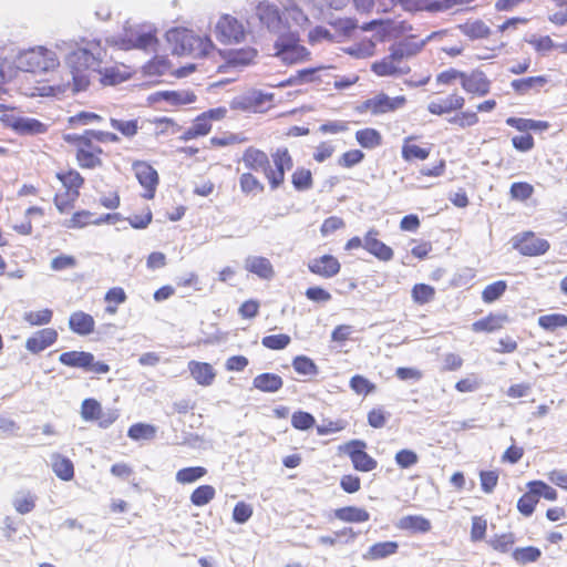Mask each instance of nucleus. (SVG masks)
<instances>
[{"label":"nucleus","mask_w":567,"mask_h":567,"mask_svg":"<svg viewBox=\"0 0 567 567\" xmlns=\"http://www.w3.org/2000/svg\"><path fill=\"white\" fill-rule=\"evenodd\" d=\"M239 162L245 172L238 176V188L246 198L257 197L266 190V184L256 172L262 173L270 190H277L285 184L286 174L293 167V157L286 146L277 147L270 155L261 148L248 146Z\"/></svg>","instance_id":"f257e3e1"},{"label":"nucleus","mask_w":567,"mask_h":567,"mask_svg":"<svg viewBox=\"0 0 567 567\" xmlns=\"http://www.w3.org/2000/svg\"><path fill=\"white\" fill-rule=\"evenodd\" d=\"M64 141L72 147L76 164L82 169H99L104 165L107 153L103 144H117L118 134L103 130H85L81 134H68Z\"/></svg>","instance_id":"f03ea898"},{"label":"nucleus","mask_w":567,"mask_h":567,"mask_svg":"<svg viewBox=\"0 0 567 567\" xmlns=\"http://www.w3.org/2000/svg\"><path fill=\"white\" fill-rule=\"evenodd\" d=\"M466 100L457 91H453L444 96L432 99L426 110L430 114L444 116L453 114L449 118V123L458 128H468L480 123V116L473 110H464Z\"/></svg>","instance_id":"7ed1b4c3"},{"label":"nucleus","mask_w":567,"mask_h":567,"mask_svg":"<svg viewBox=\"0 0 567 567\" xmlns=\"http://www.w3.org/2000/svg\"><path fill=\"white\" fill-rule=\"evenodd\" d=\"M167 40L172 44L173 53L177 55H190L202 59L209 55L215 45L207 35H198L186 28H174L167 32Z\"/></svg>","instance_id":"20e7f679"},{"label":"nucleus","mask_w":567,"mask_h":567,"mask_svg":"<svg viewBox=\"0 0 567 567\" xmlns=\"http://www.w3.org/2000/svg\"><path fill=\"white\" fill-rule=\"evenodd\" d=\"M72 74L73 92L85 91L90 85V78L95 64V56L86 49L72 51L66 59Z\"/></svg>","instance_id":"39448f33"},{"label":"nucleus","mask_w":567,"mask_h":567,"mask_svg":"<svg viewBox=\"0 0 567 567\" xmlns=\"http://www.w3.org/2000/svg\"><path fill=\"white\" fill-rule=\"evenodd\" d=\"M227 114L228 109L226 106H218L199 113L192 121L190 126L183 132L179 140L188 142L207 136L212 132L214 123L224 121Z\"/></svg>","instance_id":"423d86ee"},{"label":"nucleus","mask_w":567,"mask_h":567,"mask_svg":"<svg viewBox=\"0 0 567 567\" xmlns=\"http://www.w3.org/2000/svg\"><path fill=\"white\" fill-rule=\"evenodd\" d=\"M58 65L55 53L43 47L27 50L19 56V66L30 73L48 72Z\"/></svg>","instance_id":"0eeeda50"},{"label":"nucleus","mask_w":567,"mask_h":567,"mask_svg":"<svg viewBox=\"0 0 567 567\" xmlns=\"http://www.w3.org/2000/svg\"><path fill=\"white\" fill-rule=\"evenodd\" d=\"M276 56L286 64H296L309 60L310 52L299 43L295 33L280 35L275 42Z\"/></svg>","instance_id":"6e6552de"},{"label":"nucleus","mask_w":567,"mask_h":567,"mask_svg":"<svg viewBox=\"0 0 567 567\" xmlns=\"http://www.w3.org/2000/svg\"><path fill=\"white\" fill-rule=\"evenodd\" d=\"M59 362L69 368L82 369L94 374L110 372V365L105 362L95 361L94 355L86 351H66L60 354Z\"/></svg>","instance_id":"1a4fd4ad"},{"label":"nucleus","mask_w":567,"mask_h":567,"mask_svg":"<svg viewBox=\"0 0 567 567\" xmlns=\"http://www.w3.org/2000/svg\"><path fill=\"white\" fill-rule=\"evenodd\" d=\"M81 417L85 422L95 423L101 429L110 427L120 416L116 409L104 410L94 398L84 399L80 409Z\"/></svg>","instance_id":"9d476101"},{"label":"nucleus","mask_w":567,"mask_h":567,"mask_svg":"<svg viewBox=\"0 0 567 567\" xmlns=\"http://www.w3.org/2000/svg\"><path fill=\"white\" fill-rule=\"evenodd\" d=\"M367 446L364 441L355 439L339 446V451L349 456L355 471L368 473L378 467V461L367 452Z\"/></svg>","instance_id":"9b49d317"},{"label":"nucleus","mask_w":567,"mask_h":567,"mask_svg":"<svg viewBox=\"0 0 567 567\" xmlns=\"http://www.w3.org/2000/svg\"><path fill=\"white\" fill-rule=\"evenodd\" d=\"M196 70L195 64H187L175 68L173 63L164 55H155L143 65V73L146 76L171 75L176 79L185 78Z\"/></svg>","instance_id":"f8f14e48"},{"label":"nucleus","mask_w":567,"mask_h":567,"mask_svg":"<svg viewBox=\"0 0 567 567\" xmlns=\"http://www.w3.org/2000/svg\"><path fill=\"white\" fill-rule=\"evenodd\" d=\"M513 248L523 256L536 257L545 255L550 249V244L536 233L527 230L513 237Z\"/></svg>","instance_id":"ddd939ff"},{"label":"nucleus","mask_w":567,"mask_h":567,"mask_svg":"<svg viewBox=\"0 0 567 567\" xmlns=\"http://www.w3.org/2000/svg\"><path fill=\"white\" fill-rule=\"evenodd\" d=\"M371 71L378 76H403L409 74L411 69L403 56L389 48V54L373 62Z\"/></svg>","instance_id":"4468645a"},{"label":"nucleus","mask_w":567,"mask_h":567,"mask_svg":"<svg viewBox=\"0 0 567 567\" xmlns=\"http://www.w3.org/2000/svg\"><path fill=\"white\" fill-rule=\"evenodd\" d=\"M361 29L363 31L377 30L381 41L400 40L412 31L411 24L394 20H372L364 23Z\"/></svg>","instance_id":"2eb2a0df"},{"label":"nucleus","mask_w":567,"mask_h":567,"mask_svg":"<svg viewBox=\"0 0 567 567\" xmlns=\"http://www.w3.org/2000/svg\"><path fill=\"white\" fill-rule=\"evenodd\" d=\"M132 169L140 185L143 187V197L153 199L159 184L157 171L146 161H134Z\"/></svg>","instance_id":"dca6fc26"},{"label":"nucleus","mask_w":567,"mask_h":567,"mask_svg":"<svg viewBox=\"0 0 567 567\" xmlns=\"http://www.w3.org/2000/svg\"><path fill=\"white\" fill-rule=\"evenodd\" d=\"M406 97L404 95H398L394 97L381 92L363 102V109L370 112L372 115H382L386 113H393L406 104Z\"/></svg>","instance_id":"f3484780"},{"label":"nucleus","mask_w":567,"mask_h":567,"mask_svg":"<svg viewBox=\"0 0 567 567\" xmlns=\"http://www.w3.org/2000/svg\"><path fill=\"white\" fill-rule=\"evenodd\" d=\"M215 32L221 43H238L245 39L243 23L229 14L220 17L216 23Z\"/></svg>","instance_id":"a211bd4d"},{"label":"nucleus","mask_w":567,"mask_h":567,"mask_svg":"<svg viewBox=\"0 0 567 567\" xmlns=\"http://www.w3.org/2000/svg\"><path fill=\"white\" fill-rule=\"evenodd\" d=\"M461 86L467 94L483 97L491 92L492 81L483 70L473 69L470 72L464 71Z\"/></svg>","instance_id":"6ab92c4d"},{"label":"nucleus","mask_w":567,"mask_h":567,"mask_svg":"<svg viewBox=\"0 0 567 567\" xmlns=\"http://www.w3.org/2000/svg\"><path fill=\"white\" fill-rule=\"evenodd\" d=\"M380 231L372 227L364 234L363 249L379 261L389 262L394 258V250L380 240Z\"/></svg>","instance_id":"aec40b11"},{"label":"nucleus","mask_w":567,"mask_h":567,"mask_svg":"<svg viewBox=\"0 0 567 567\" xmlns=\"http://www.w3.org/2000/svg\"><path fill=\"white\" fill-rule=\"evenodd\" d=\"M308 269L311 274L320 278L330 279L339 275L341 264L333 255L326 254L310 260Z\"/></svg>","instance_id":"412c9836"},{"label":"nucleus","mask_w":567,"mask_h":567,"mask_svg":"<svg viewBox=\"0 0 567 567\" xmlns=\"http://www.w3.org/2000/svg\"><path fill=\"white\" fill-rule=\"evenodd\" d=\"M59 339V332L54 328L37 330L25 340V349L32 354H39L52 347Z\"/></svg>","instance_id":"4be33fe9"},{"label":"nucleus","mask_w":567,"mask_h":567,"mask_svg":"<svg viewBox=\"0 0 567 567\" xmlns=\"http://www.w3.org/2000/svg\"><path fill=\"white\" fill-rule=\"evenodd\" d=\"M508 321L509 319L506 313L489 312L484 318L474 321L471 329L476 333H492L503 329Z\"/></svg>","instance_id":"5701e85b"},{"label":"nucleus","mask_w":567,"mask_h":567,"mask_svg":"<svg viewBox=\"0 0 567 567\" xmlns=\"http://www.w3.org/2000/svg\"><path fill=\"white\" fill-rule=\"evenodd\" d=\"M190 377L198 385L209 386L216 379V371L208 362L192 360L187 364Z\"/></svg>","instance_id":"b1692460"},{"label":"nucleus","mask_w":567,"mask_h":567,"mask_svg":"<svg viewBox=\"0 0 567 567\" xmlns=\"http://www.w3.org/2000/svg\"><path fill=\"white\" fill-rule=\"evenodd\" d=\"M155 101H165L172 106H183L195 103L197 95L192 90H166L156 92Z\"/></svg>","instance_id":"393cba45"},{"label":"nucleus","mask_w":567,"mask_h":567,"mask_svg":"<svg viewBox=\"0 0 567 567\" xmlns=\"http://www.w3.org/2000/svg\"><path fill=\"white\" fill-rule=\"evenodd\" d=\"M425 41L411 32L405 34L402 39L393 43L390 48L393 49L404 59L416 55L423 49Z\"/></svg>","instance_id":"a878e982"},{"label":"nucleus","mask_w":567,"mask_h":567,"mask_svg":"<svg viewBox=\"0 0 567 567\" xmlns=\"http://www.w3.org/2000/svg\"><path fill=\"white\" fill-rule=\"evenodd\" d=\"M69 328L75 334L89 336L95 330V320L84 311H74L69 317Z\"/></svg>","instance_id":"bb28decb"},{"label":"nucleus","mask_w":567,"mask_h":567,"mask_svg":"<svg viewBox=\"0 0 567 567\" xmlns=\"http://www.w3.org/2000/svg\"><path fill=\"white\" fill-rule=\"evenodd\" d=\"M548 76L536 75L513 80L511 86L515 91V93L519 95H525L530 92H540V90L545 87L548 84Z\"/></svg>","instance_id":"cd10ccee"},{"label":"nucleus","mask_w":567,"mask_h":567,"mask_svg":"<svg viewBox=\"0 0 567 567\" xmlns=\"http://www.w3.org/2000/svg\"><path fill=\"white\" fill-rule=\"evenodd\" d=\"M415 140V136H408L403 140L401 155L402 158L406 162H411L414 159L424 161L429 157L431 153L430 146L417 145L414 143Z\"/></svg>","instance_id":"c85d7f7f"},{"label":"nucleus","mask_w":567,"mask_h":567,"mask_svg":"<svg viewBox=\"0 0 567 567\" xmlns=\"http://www.w3.org/2000/svg\"><path fill=\"white\" fill-rule=\"evenodd\" d=\"M333 516L343 523H365L370 519V513L362 507L344 506L333 511Z\"/></svg>","instance_id":"c756f323"},{"label":"nucleus","mask_w":567,"mask_h":567,"mask_svg":"<svg viewBox=\"0 0 567 567\" xmlns=\"http://www.w3.org/2000/svg\"><path fill=\"white\" fill-rule=\"evenodd\" d=\"M56 179L62 184L63 190L74 192L80 195L84 185V177L75 168L58 172Z\"/></svg>","instance_id":"7c9ffc66"},{"label":"nucleus","mask_w":567,"mask_h":567,"mask_svg":"<svg viewBox=\"0 0 567 567\" xmlns=\"http://www.w3.org/2000/svg\"><path fill=\"white\" fill-rule=\"evenodd\" d=\"M45 212L40 206H30L24 214L23 220L13 225V230L22 236L31 235L33 230L32 220L44 218Z\"/></svg>","instance_id":"2f4dec72"},{"label":"nucleus","mask_w":567,"mask_h":567,"mask_svg":"<svg viewBox=\"0 0 567 567\" xmlns=\"http://www.w3.org/2000/svg\"><path fill=\"white\" fill-rule=\"evenodd\" d=\"M398 549L399 544L396 542L388 540L375 543L369 547L365 554H363V559L370 561L384 559L396 554Z\"/></svg>","instance_id":"473e14b6"},{"label":"nucleus","mask_w":567,"mask_h":567,"mask_svg":"<svg viewBox=\"0 0 567 567\" xmlns=\"http://www.w3.org/2000/svg\"><path fill=\"white\" fill-rule=\"evenodd\" d=\"M246 269L261 279L269 280L274 277L275 270L270 260L266 257H250L246 260Z\"/></svg>","instance_id":"72a5a7b5"},{"label":"nucleus","mask_w":567,"mask_h":567,"mask_svg":"<svg viewBox=\"0 0 567 567\" xmlns=\"http://www.w3.org/2000/svg\"><path fill=\"white\" fill-rule=\"evenodd\" d=\"M254 388L261 392H277L284 385V380L276 373L265 372L254 378Z\"/></svg>","instance_id":"f704fd0d"},{"label":"nucleus","mask_w":567,"mask_h":567,"mask_svg":"<svg viewBox=\"0 0 567 567\" xmlns=\"http://www.w3.org/2000/svg\"><path fill=\"white\" fill-rule=\"evenodd\" d=\"M355 141L362 147L367 150H373L382 145V134L373 127H364L355 132Z\"/></svg>","instance_id":"c9c22d12"},{"label":"nucleus","mask_w":567,"mask_h":567,"mask_svg":"<svg viewBox=\"0 0 567 567\" xmlns=\"http://www.w3.org/2000/svg\"><path fill=\"white\" fill-rule=\"evenodd\" d=\"M400 529L410 530L412 533H427L432 528L431 522L421 515H408L399 520Z\"/></svg>","instance_id":"e433bc0d"},{"label":"nucleus","mask_w":567,"mask_h":567,"mask_svg":"<svg viewBox=\"0 0 567 567\" xmlns=\"http://www.w3.org/2000/svg\"><path fill=\"white\" fill-rule=\"evenodd\" d=\"M537 324L551 333L559 329H567V315L559 312L543 315L538 317Z\"/></svg>","instance_id":"4c0bfd02"},{"label":"nucleus","mask_w":567,"mask_h":567,"mask_svg":"<svg viewBox=\"0 0 567 567\" xmlns=\"http://www.w3.org/2000/svg\"><path fill=\"white\" fill-rule=\"evenodd\" d=\"M52 471L62 481H71L74 477L72 461L59 453L52 455Z\"/></svg>","instance_id":"58836bf2"},{"label":"nucleus","mask_w":567,"mask_h":567,"mask_svg":"<svg viewBox=\"0 0 567 567\" xmlns=\"http://www.w3.org/2000/svg\"><path fill=\"white\" fill-rule=\"evenodd\" d=\"M127 300L125 290L122 287H112L104 295L106 303L105 312L114 316L118 311V306Z\"/></svg>","instance_id":"ea45409f"},{"label":"nucleus","mask_w":567,"mask_h":567,"mask_svg":"<svg viewBox=\"0 0 567 567\" xmlns=\"http://www.w3.org/2000/svg\"><path fill=\"white\" fill-rule=\"evenodd\" d=\"M290 177L291 184L297 192H307L313 187L312 172L307 167H297Z\"/></svg>","instance_id":"a19ab883"},{"label":"nucleus","mask_w":567,"mask_h":567,"mask_svg":"<svg viewBox=\"0 0 567 567\" xmlns=\"http://www.w3.org/2000/svg\"><path fill=\"white\" fill-rule=\"evenodd\" d=\"M257 56V50L250 47L237 50H229L226 54V60L230 65H247L250 64Z\"/></svg>","instance_id":"79ce46f5"},{"label":"nucleus","mask_w":567,"mask_h":567,"mask_svg":"<svg viewBox=\"0 0 567 567\" xmlns=\"http://www.w3.org/2000/svg\"><path fill=\"white\" fill-rule=\"evenodd\" d=\"M11 126L22 134H41L47 131V126L35 118L19 117L11 123Z\"/></svg>","instance_id":"37998d69"},{"label":"nucleus","mask_w":567,"mask_h":567,"mask_svg":"<svg viewBox=\"0 0 567 567\" xmlns=\"http://www.w3.org/2000/svg\"><path fill=\"white\" fill-rule=\"evenodd\" d=\"M128 41L132 44L131 48L141 50H155L158 44L155 31L133 33Z\"/></svg>","instance_id":"c03bdc74"},{"label":"nucleus","mask_w":567,"mask_h":567,"mask_svg":"<svg viewBox=\"0 0 567 567\" xmlns=\"http://www.w3.org/2000/svg\"><path fill=\"white\" fill-rule=\"evenodd\" d=\"M22 319L29 327H43L52 321L53 310L50 308L30 310L23 313Z\"/></svg>","instance_id":"a18cd8bd"},{"label":"nucleus","mask_w":567,"mask_h":567,"mask_svg":"<svg viewBox=\"0 0 567 567\" xmlns=\"http://www.w3.org/2000/svg\"><path fill=\"white\" fill-rule=\"evenodd\" d=\"M110 125L117 131L125 138H133L140 130L138 118L122 120V118H110Z\"/></svg>","instance_id":"49530a36"},{"label":"nucleus","mask_w":567,"mask_h":567,"mask_svg":"<svg viewBox=\"0 0 567 567\" xmlns=\"http://www.w3.org/2000/svg\"><path fill=\"white\" fill-rule=\"evenodd\" d=\"M79 194L69 190L58 192L53 196V203L60 214H69L75 207Z\"/></svg>","instance_id":"de8ad7c7"},{"label":"nucleus","mask_w":567,"mask_h":567,"mask_svg":"<svg viewBox=\"0 0 567 567\" xmlns=\"http://www.w3.org/2000/svg\"><path fill=\"white\" fill-rule=\"evenodd\" d=\"M507 282L505 280H497L487 285L482 291V300L486 305H491L499 300L507 290Z\"/></svg>","instance_id":"09e8293b"},{"label":"nucleus","mask_w":567,"mask_h":567,"mask_svg":"<svg viewBox=\"0 0 567 567\" xmlns=\"http://www.w3.org/2000/svg\"><path fill=\"white\" fill-rule=\"evenodd\" d=\"M527 488L528 491L524 493L517 501V509L525 517H528L534 513L536 505L539 502V498L533 486H527Z\"/></svg>","instance_id":"8fccbe9b"},{"label":"nucleus","mask_w":567,"mask_h":567,"mask_svg":"<svg viewBox=\"0 0 567 567\" xmlns=\"http://www.w3.org/2000/svg\"><path fill=\"white\" fill-rule=\"evenodd\" d=\"M64 225L69 229H80L90 225H95V214L86 209L74 212Z\"/></svg>","instance_id":"3c124183"},{"label":"nucleus","mask_w":567,"mask_h":567,"mask_svg":"<svg viewBox=\"0 0 567 567\" xmlns=\"http://www.w3.org/2000/svg\"><path fill=\"white\" fill-rule=\"evenodd\" d=\"M540 556V549L535 546L518 547L512 551L513 559L519 565L535 563Z\"/></svg>","instance_id":"603ef678"},{"label":"nucleus","mask_w":567,"mask_h":567,"mask_svg":"<svg viewBox=\"0 0 567 567\" xmlns=\"http://www.w3.org/2000/svg\"><path fill=\"white\" fill-rule=\"evenodd\" d=\"M216 496L214 486L204 484L196 487L190 494V502L194 506L202 507L210 503Z\"/></svg>","instance_id":"864d4df0"},{"label":"nucleus","mask_w":567,"mask_h":567,"mask_svg":"<svg viewBox=\"0 0 567 567\" xmlns=\"http://www.w3.org/2000/svg\"><path fill=\"white\" fill-rule=\"evenodd\" d=\"M435 293L434 287L427 284H415L411 289L412 300L421 306L433 301Z\"/></svg>","instance_id":"5fc2aeb1"},{"label":"nucleus","mask_w":567,"mask_h":567,"mask_svg":"<svg viewBox=\"0 0 567 567\" xmlns=\"http://www.w3.org/2000/svg\"><path fill=\"white\" fill-rule=\"evenodd\" d=\"M207 474V470L203 466L184 467L177 471L176 481L182 484H192L200 480Z\"/></svg>","instance_id":"6e6d98bb"},{"label":"nucleus","mask_w":567,"mask_h":567,"mask_svg":"<svg viewBox=\"0 0 567 567\" xmlns=\"http://www.w3.org/2000/svg\"><path fill=\"white\" fill-rule=\"evenodd\" d=\"M293 370L301 375L313 377L319 372L318 365L307 355H297L292 360Z\"/></svg>","instance_id":"4d7b16f0"},{"label":"nucleus","mask_w":567,"mask_h":567,"mask_svg":"<svg viewBox=\"0 0 567 567\" xmlns=\"http://www.w3.org/2000/svg\"><path fill=\"white\" fill-rule=\"evenodd\" d=\"M131 78V72L126 70H120L116 66L107 68L104 70L101 76V83L103 85H116Z\"/></svg>","instance_id":"13d9d810"},{"label":"nucleus","mask_w":567,"mask_h":567,"mask_svg":"<svg viewBox=\"0 0 567 567\" xmlns=\"http://www.w3.org/2000/svg\"><path fill=\"white\" fill-rule=\"evenodd\" d=\"M350 389L359 395H368L375 391L377 386L361 374L353 375L349 381Z\"/></svg>","instance_id":"bf43d9fd"},{"label":"nucleus","mask_w":567,"mask_h":567,"mask_svg":"<svg viewBox=\"0 0 567 567\" xmlns=\"http://www.w3.org/2000/svg\"><path fill=\"white\" fill-rule=\"evenodd\" d=\"M76 266L78 259L73 255L60 254L50 261V269L55 272L74 269Z\"/></svg>","instance_id":"052dcab7"},{"label":"nucleus","mask_w":567,"mask_h":567,"mask_svg":"<svg viewBox=\"0 0 567 567\" xmlns=\"http://www.w3.org/2000/svg\"><path fill=\"white\" fill-rule=\"evenodd\" d=\"M365 154L358 148L342 153L338 158V165L342 168H352L363 162Z\"/></svg>","instance_id":"680f3d73"},{"label":"nucleus","mask_w":567,"mask_h":567,"mask_svg":"<svg viewBox=\"0 0 567 567\" xmlns=\"http://www.w3.org/2000/svg\"><path fill=\"white\" fill-rule=\"evenodd\" d=\"M534 194V186L527 182H515L511 185L509 196L514 200L525 202Z\"/></svg>","instance_id":"e2e57ef3"},{"label":"nucleus","mask_w":567,"mask_h":567,"mask_svg":"<svg viewBox=\"0 0 567 567\" xmlns=\"http://www.w3.org/2000/svg\"><path fill=\"white\" fill-rule=\"evenodd\" d=\"M487 533V520L483 516L476 515L471 519L470 537L473 543L485 539Z\"/></svg>","instance_id":"0e129e2a"},{"label":"nucleus","mask_w":567,"mask_h":567,"mask_svg":"<svg viewBox=\"0 0 567 567\" xmlns=\"http://www.w3.org/2000/svg\"><path fill=\"white\" fill-rule=\"evenodd\" d=\"M390 413L383 406L371 409L367 414L368 424L373 429H382L385 426Z\"/></svg>","instance_id":"69168bd1"},{"label":"nucleus","mask_w":567,"mask_h":567,"mask_svg":"<svg viewBox=\"0 0 567 567\" xmlns=\"http://www.w3.org/2000/svg\"><path fill=\"white\" fill-rule=\"evenodd\" d=\"M515 544V536L513 533H504L495 535L489 539L488 545L498 553H507Z\"/></svg>","instance_id":"338daca9"},{"label":"nucleus","mask_w":567,"mask_h":567,"mask_svg":"<svg viewBox=\"0 0 567 567\" xmlns=\"http://www.w3.org/2000/svg\"><path fill=\"white\" fill-rule=\"evenodd\" d=\"M316 423L315 416L306 411H296L291 415V425L299 431H307Z\"/></svg>","instance_id":"774afa93"}]
</instances>
